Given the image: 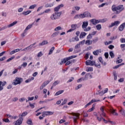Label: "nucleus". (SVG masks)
I'll list each match as a JSON object with an SVG mask.
<instances>
[{"mask_svg": "<svg viewBox=\"0 0 125 125\" xmlns=\"http://www.w3.org/2000/svg\"><path fill=\"white\" fill-rule=\"evenodd\" d=\"M111 8L112 11H116V14H119V13H121V12H122V11H123V10L125 9V8L124 7V5H118L117 7H116V5H113Z\"/></svg>", "mask_w": 125, "mask_h": 125, "instance_id": "nucleus-1", "label": "nucleus"}, {"mask_svg": "<svg viewBox=\"0 0 125 125\" xmlns=\"http://www.w3.org/2000/svg\"><path fill=\"white\" fill-rule=\"evenodd\" d=\"M69 115H72V116H73L72 118L73 119L74 123H78L77 121H78V120H80V115H81L80 113L72 112L70 113Z\"/></svg>", "mask_w": 125, "mask_h": 125, "instance_id": "nucleus-2", "label": "nucleus"}, {"mask_svg": "<svg viewBox=\"0 0 125 125\" xmlns=\"http://www.w3.org/2000/svg\"><path fill=\"white\" fill-rule=\"evenodd\" d=\"M79 17L82 19L85 18L91 17V14H90L89 12L85 11L83 14L79 15Z\"/></svg>", "mask_w": 125, "mask_h": 125, "instance_id": "nucleus-3", "label": "nucleus"}, {"mask_svg": "<svg viewBox=\"0 0 125 125\" xmlns=\"http://www.w3.org/2000/svg\"><path fill=\"white\" fill-rule=\"evenodd\" d=\"M13 82V84H14V85H17V84H20V83L23 82V79L20 77H16Z\"/></svg>", "mask_w": 125, "mask_h": 125, "instance_id": "nucleus-4", "label": "nucleus"}, {"mask_svg": "<svg viewBox=\"0 0 125 125\" xmlns=\"http://www.w3.org/2000/svg\"><path fill=\"white\" fill-rule=\"evenodd\" d=\"M16 24H17V21H15L7 26H4L2 27H0V31H3V30H5V29H7V28H10V27H13V26H14V25H16Z\"/></svg>", "mask_w": 125, "mask_h": 125, "instance_id": "nucleus-5", "label": "nucleus"}, {"mask_svg": "<svg viewBox=\"0 0 125 125\" xmlns=\"http://www.w3.org/2000/svg\"><path fill=\"white\" fill-rule=\"evenodd\" d=\"M85 64L86 66H94L95 64V62L88 60L85 62Z\"/></svg>", "mask_w": 125, "mask_h": 125, "instance_id": "nucleus-6", "label": "nucleus"}, {"mask_svg": "<svg viewBox=\"0 0 125 125\" xmlns=\"http://www.w3.org/2000/svg\"><path fill=\"white\" fill-rule=\"evenodd\" d=\"M121 23V21H114V22H112L111 24L108 26V28H112V27H114V26H119Z\"/></svg>", "mask_w": 125, "mask_h": 125, "instance_id": "nucleus-7", "label": "nucleus"}, {"mask_svg": "<svg viewBox=\"0 0 125 125\" xmlns=\"http://www.w3.org/2000/svg\"><path fill=\"white\" fill-rule=\"evenodd\" d=\"M90 22H92L93 25H96V24H98V23H101V20L92 19L90 20Z\"/></svg>", "mask_w": 125, "mask_h": 125, "instance_id": "nucleus-8", "label": "nucleus"}, {"mask_svg": "<svg viewBox=\"0 0 125 125\" xmlns=\"http://www.w3.org/2000/svg\"><path fill=\"white\" fill-rule=\"evenodd\" d=\"M23 120H24V118L22 117H20L19 119L16 121L15 125H22V122H23Z\"/></svg>", "mask_w": 125, "mask_h": 125, "instance_id": "nucleus-9", "label": "nucleus"}, {"mask_svg": "<svg viewBox=\"0 0 125 125\" xmlns=\"http://www.w3.org/2000/svg\"><path fill=\"white\" fill-rule=\"evenodd\" d=\"M5 85H6V82L3 81V82L0 81V91H1L3 89V87Z\"/></svg>", "mask_w": 125, "mask_h": 125, "instance_id": "nucleus-10", "label": "nucleus"}, {"mask_svg": "<svg viewBox=\"0 0 125 125\" xmlns=\"http://www.w3.org/2000/svg\"><path fill=\"white\" fill-rule=\"evenodd\" d=\"M125 22L119 26L118 28V30L119 31H120V32H122L124 31V29H125Z\"/></svg>", "mask_w": 125, "mask_h": 125, "instance_id": "nucleus-11", "label": "nucleus"}, {"mask_svg": "<svg viewBox=\"0 0 125 125\" xmlns=\"http://www.w3.org/2000/svg\"><path fill=\"white\" fill-rule=\"evenodd\" d=\"M99 62H100V63H101V64L103 65V66H106L107 65V63H106L105 62H104L103 60H102V57H100L99 58Z\"/></svg>", "mask_w": 125, "mask_h": 125, "instance_id": "nucleus-12", "label": "nucleus"}, {"mask_svg": "<svg viewBox=\"0 0 125 125\" xmlns=\"http://www.w3.org/2000/svg\"><path fill=\"white\" fill-rule=\"evenodd\" d=\"M88 26V21H83L82 24V28L86 29V27Z\"/></svg>", "mask_w": 125, "mask_h": 125, "instance_id": "nucleus-13", "label": "nucleus"}, {"mask_svg": "<svg viewBox=\"0 0 125 125\" xmlns=\"http://www.w3.org/2000/svg\"><path fill=\"white\" fill-rule=\"evenodd\" d=\"M47 43H48V42L47 41H43L41 43H39V46H42V45H45Z\"/></svg>", "mask_w": 125, "mask_h": 125, "instance_id": "nucleus-14", "label": "nucleus"}, {"mask_svg": "<svg viewBox=\"0 0 125 125\" xmlns=\"http://www.w3.org/2000/svg\"><path fill=\"white\" fill-rule=\"evenodd\" d=\"M47 43H48V42L47 41H43L41 43H39V46H42V45H45Z\"/></svg>", "mask_w": 125, "mask_h": 125, "instance_id": "nucleus-15", "label": "nucleus"}, {"mask_svg": "<svg viewBox=\"0 0 125 125\" xmlns=\"http://www.w3.org/2000/svg\"><path fill=\"white\" fill-rule=\"evenodd\" d=\"M47 43H48V42L47 41H43L41 43H39V46H42V45H45Z\"/></svg>", "mask_w": 125, "mask_h": 125, "instance_id": "nucleus-16", "label": "nucleus"}, {"mask_svg": "<svg viewBox=\"0 0 125 125\" xmlns=\"http://www.w3.org/2000/svg\"><path fill=\"white\" fill-rule=\"evenodd\" d=\"M109 111L110 112V113H112L114 116H118V113L116 112H115V110L113 108H110Z\"/></svg>", "mask_w": 125, "mask_h": 125, "instance_id": "nucleus-17", "label": "nucleus"}, {"mask_svg": "<svg viewBox=\"0 0 125 125\" xmlns=\"http://www.w3.org/2000/svg\"><path fill=\"white\" fill-rule=\"evenodd\" d=\"M57 14V13L56 12L51 16V19L52 20H56V19H57V17L56 16Z\"/></svg>", "mask_w": 125, "mask_h": 125, "instance_id": "nucleus-18", "label": "nucleus"}, {"mask_svg": "<svg viewBox=\"0 0 125 125\" xmlns=\"http://www.w3.org/2000/svg\"><path fill=\"white\" fill-rule=\"evenodd\" d=\"M27 115H28V112H27V111L24 112L21 114H20L19 116L20 118H22V117H26V116H27Z\"/></svg>", "mask_w": 125, "mask_h": 125, "instance_id": "nucleus-19", "label": "nucleus"}, {"mask_svg": "<svg viewBox=\"0 0 125 125\" xmlns=\"http://www.w3.org/2000/svg\"><path fill=\"white\" fill-rule=\"evenodd\" d=\"M64 92V90H59V91L57 92L55 94V96H58V95H60V94H62Z\"/></svg>", "mask_w": 125, "mask_h": 125, "instance_id": "nucleus-20", "label": "nucleus"}, {"mask_svg": "<svg viewBox=\"0 0 125 125\" xmlns=\"http://www.w3.org/2000/svg\"><path fill=\"white\" fill-rule=\"evenodd\" d=\"M108 92V88H105L104 91H102V92H100V95H103V94H105V93Z\"/></svg>", "mask_w": 125, "mask_h": 125, "instance_id": "nucleus-21", "label": "nucleus"}, {"mask_svg": "<svg viewBox=\"0 0 125 125\" xmlns=\"http://www.w3.org/2000/svg\"><path fill=\"white\" fill-rule=\"evenodd\" d=\"M58 35H59V31L55 32L51 35V38H53L55 37H57Z\"/></svg>", "mask_w": 125, "mask_h": 125, "instance_id": "nucleus-22", "label": "nucleus"}, {"mask_svg": "<svg viewBox=\"0 0 125 125\" xmlns=\"http://www.w3.org/2000/svg\"><path fill=\"white\" fill-rule=\"evenodd\" d=\"M34 80H35V78L31 77V78H29L28 79L26 80L25 81V83H30L31 81H34Z\"/></svg>", "mask_w": 125, "mask_h": 125, "instance_id": "nucleus-23", "label": "nucleus"}, {"mask_svg": "<svg viewBox=\"0 0 125 125\" xmlns=\"http://www.w3.org/2000/svg\"><path fill=\"white\" fill-rule=\"evenodd\" d=\"M26 124H27L28 125H33V122L32 121V120L29 118L28 120H27Z\"/></svg>", "mask_w": 125, "mask_h": 125, "instance_id": "nucleus-24", "label": "nucleus"}, {"mask_svg": "<svg viewBox=\"0 0 125 125\" xmlns=\"http://www.w3.org/2000/svg\"><path fill=\"white\" fill-rule=\"evenodd\" d=\"M44 113H45V116H49V115L53 114V112L51 111H44Z\"/></svg>", "mask_w": 125, "mask_h": 125, "instance_id": "nucleus-25", "label": "nucleus"}, {"mask_svg": "<svg viewBox=\"0 0 125 125\" xmlns=\"http://www.w3.org/2000/svg\"><path fill=\"white\" fill-rule=\"evenodd\" d=\"M31 11L29 10V11H23L22 13V14H23V15H28V14H30V13H31Z\"/></svg>", "mask_w": 125, "mask_h": 125, "instance_id": "nucleus-26", "label": "nucleus"}, {"mask_svg": "<svg viewBox=\"0 0 125 125\" xmlns=\"http://www.w3.org/2000/svg\"><path fill=\"white\" fill-rule=\"evenodd\" d=\"M52 101V99H51V100L48 99V100H45L44 101H41L39 102V104H42V103H47L49 101Z\"/></svg>", "mask_w": 125, "mask_h": 125, "instance_id": "nucleus-27", "label": "nucleus"}, {"mask_svg": "<svg viewBox=\"0 0 125 125\" xmlns=\"http://www.w3.org/2000/svg\"><path fill=\"white\" fill-rule=\"evenodd\" d=\"M71 59H73V57L72 56H70V57H68L67 58H65L64 59V63H66V62H67V61H69V60H71Z\"/></svg>", "mask_w": 125, "mask_h": 125, "instance_id": "nucleus-28", "label": "nucleus"}, {"mask_svg": "<svg viewBox=\"0 0 125 125\" xmlns=\"http://www.w3.org/2000/svg\"><path fill=\"white\" fill-rule=\"evenodd\" d=\"M86 36V33L85 32H82L80 34V38L82 39L83 37H85Z\"/></svg>", "mask_w": 125, "mask_h": 125, "instance_id": "nucleus-29", "label": "nucleus"}, {"mask_svg": "<svg viewBox=\"0 0 125 125\" xmlns=\"http://www.w3.org/2000/svg\"><path fill=\"white\" fill-rule=\"evenodd\" d=\"M54 4L53 3H52L51 4H48L47 3L46 4H45V7L47 8V7H52V6H53Z\"/></svg>", "mask_w": 125, "mask_h": 125, "instance_id": "nucleus-30", "label": "nucleus"}, {"mask_svg": "<svg viewBox=\"0 0 125 125\" xmlns=\"http://www.w3.org/2000/svg\"><path fill=\"white\" fill-rule=\"evenodd\" d=\"M109 55L111 57V58L113 59L114 57H115V54H114V52L113 51H111L109 52Z\"/></svg>", "mask_w": 125, "mask_h": 125, "instance_id": "nucleus-31", "label": "nucleus"}, {"mask_svg": "<svg viewBox=\"0 0 125 125\" xmlns=\"http://www.w3.org/2000/svg\"><path fill=\"white\" fill-rule=\"evenodd\" d=\"M77 26L78 25H77V24H71V29H73V31H75V30H76V29H77Z\"/></svg>", "mask_w": 125, "mask_h": 125, "instance_id": "nucleus-32", "label": "nucleus"}, {"mask_svg": "<svg viewBox=\"0 0 125 125\" xmlns=\"http://www.w3.org/2000/svg\"><path fill=\"white\" fill-rule=\"evenodd\" d=\"M96 27L97 28V30H98V31H99L101 30V29H102V26L101 25V24H97L96 26Z\"/></svg>", "mask_w": 125, "mask_h": 125, "instance_id": "nucleus-33", "label": "nucleus"}, {"mask_svg": "<svg viewBox=\"0 0 125 125\" xmlns=\"http://www.w3.org/2000/svg\"><path fill=\"white\" fill-rule=\"evenodd\" d=\"M55 49V47H52L49 50V55L52 54V52H53V50Z\"/></svg>", "mask_w": 125, "mask_h": 125, "instance_id": "nucleus-34", "label": "nucleus"}, {"mask_svg": "<svg viewBox=\"0 0 125 125\" xmlns=\"http://www.w3.org/2000/svg\"><path fill=\"white\" fill-rule=\"evenodd\" d=\"M75 41H76V42H79V41H80V39L78 36H76L74 39V38H72V42H75Z\"/></svg>", "mask_w": 125, "mask_h": 125, "instance_id": "nucleus-35", "label": "nucleus"}, {"mask_svg": "<svg viewBox=\"0 0 125 125\" xmlns=\"http://www.w3.org/2000/svg\"><path fill=\"white\" fill-rule=\"evenodd\" d=\"M89 77V73L86 74L85 75L84 78H83V81H85V79H88Z\"/></svg>", "mask_w": 125, "mask_h": 125, "instance_id": "nucleus-36", "label": "nucleus"}, {"mask_svg": "<svg viewBox=\"0 0 125 125\" xmlns=\"http://www.w3.org/2000/svg\"><path fill=\"white\" fill-rule=\"evenodd\" d=\"M82 115H83L84 118H87L88 117V114L86 113V112L83 111Z\"/></svg>", "mask_w": 125, "mask_h": 125, "instance_id": "nucleus-37", "label": "nucleus"}, {"mask_svg": "<svg viewBox=\"0 0 125 125\" xmlns=\"http://www.w3.org/2000/svg\"><path fill=\"white\" fill-rule=\"evenodd\" d=\"M88 69L86 70L87 72H92L93 71V68L92 67H87Z\"/></svg>", "mask_w": 125, "mask_h": 125, "instance_id": "nucleus-38", "label": "nucleus"}, {"mask_svg": "<svg viewBox=\"0 0 125 125\" xmlns=\"http://www.w3.org/2000/svg\"><path fill=\"white\" fill-rule=\"evenodd\" d=\"M14 58H15V56H13L7 60L6 62H10V61H11V60H13Z\"/></svg>", "mask_w": 125, "mask_h": 125, "instance_id": "nucleus-39", "label": "nucleus"}, {"mask_svg": "<svg viewBox=\"0 0 125 125\" xmlns=\"http://www.w3.org/2000/svg\"><path fill=\"white\" fill-rule=\"evenodd\" d=\"M50 83V81H46L42 84H44L45 86H46V85H47V84H48Z\"/></svg>", "mask_w": 125, "mask_h": 125, "instance_id": "nucleus-40", "label": "nucleus"}, {"mask_svg": "<svg viewBox=\"0 0 125 125\" xmlns=\"http://www.w3.org/2000/svg\"><path fill=\"white\" fill-rule=\"evenodd\" d=\"M85 44H88V45H90L92 43V42L90 43V40H86L85 42Z\"/></svg>", "mask_w": 125, "mask_h": 125, "instance_id": "nucleus-41", "label": "nucleus"}, {"mask_svg": "<svg viewBox=\"0 0 125 125\" xmlns=\"http://www.w3.org/2000/svg\"><path fill=\"white\" fill-rule=\"evenodd\" d=\"M120 112L121 113L123 116H125V109L122 108L121 110H120Z\"/></svg>", "mask_w": 125, "mask_h": 125, "instance_id": "nucleus-42", "label": "nucleus"}, {"mask_svg": "<svg viewBox=\"0 0 125 125\" xmlns=\"http://www.w3.org/2000/svg\"><path fill=\"white\" fill-rule=\"evenodd\" d=\"M33 26V24H29L25 28V30H29L32 28V26Z\"/></svg>", "mask_w": 125, "mask_h": 125, "instance_id": "nucleus-43", "label": "nucleus"}, {"mask_svg": "<svg viewBox=\"0 0 125 125\" xmlns=\"http://www.w3.org/2000/svg\"><path fill=\"white\" fill-rule=\"evenodd\" d=\"M104 57L106 59H108L109 58V53L108 52L104 53Z\"/></svg>", "mask_w": 125, "mask_h": 125, "instance_id": "nucleus-44", "label": "nucleus"}, {"mask_svg": "<svg viewBox=\"0 0 125 125\" xmlns=\"http://www.w3.org/2000/svg\"><path fill=\"white\" fill-rule=\"evenodd\" d=\"M12 102H16V101H18V98L15 97L12 99Z\"/></svg>", "mask_w": 125, "mask_h": 125, "instance_id": "nucleus-45", "label": "nucleus"}, {"mask_svg": "<svg viewBox=\"0 0 125 125\" xmlns=\"http://www.w3.org/2000/svg\"><path fill=\"white\" fill-rule=\"evenodd\" d=\"M36 6H37V5L36 4H33V5H31L30 7H29V9H34V8H35V7H36Z\"/></svg>", "mask_w": 125, "mask_h": 125, "instance_id": "nucleus-46", "label": "nucleus"}, {"mask_svg": "<svg viewBox=\"0 0 125 125\" xmlns=\"http://www.w3.org/2000/svg\"><path fill=\"white\" fill-rule=\"evenodd\" d=\"M59 83V82L58 81H55L53 83V86H56L57 84Z\"/></svg>", "mask_w": 125, "mask_h": 125, "instance_id": "nucleus-47", "label": "nucleus"}, {"mask_svg": "<svg viewBox=\"0 0 125 125\" xmlns=\"http://www.w3.org/2000/svg\"><path fill=\"white\" fill-rule=\"evenodd\" d=\"M3 122H4L5 123H10V121H9V119L8 118L3 119Z\"/></svg>", "mask_w": 125, "mask_h": 125, "instance_id": "nucleus-48", "label": "nucleus"}, {"mask_svg": "<svg viewBox=\"0 0 125 125\" xmlns=\"http://www.w3.org/2000/svg\"><path fill=\"white\" fill-rule=\"evenodd\" d=\"M60 9L58 7V6L54 8V11L57 13L58 11H59Z\"/></svg>", "mask_w": 125, "mask_h": 125, "instance_id": "nucleus-49", "label": "nucleus"}, {"mask_svg": "<svg viewBox=\"0 0 125 125\" xmlns=\"http://www.w3.org/2000/svg\"><path fill=\"white\" fill-rule=\"evenodd\" d=\"M106 4H107V3H103L101 5H99L98 6V7H99L100 8V7H103L104 5H106Z\"/></svg>", "mask_w": 125, "mask_h": 125, "instance_id": "nucleus-50", "label": "nucleus"}, {"mask_svg": "<svg viewBox=\"0 0 125 125\" xmlns=\"http://www.w3.org/2000/svg\"><path fill=\"white\" fill-rule=\"evenodd\" d=\"M107 21L108 20L107 19H102L101 20V23H105V22Z\"/></svg>", "mask_w": 125, "mask_h": 125, "instance_id": "nucleus-51", "label": "nucleus"}, {"mask_svg": "<svg viewBox=\"0 0 125 125\" xmlns=\"http://www.w3.org/2000/svg\"><path fill=\"white\" fill-rule=\"evenodd\" d=\"M82 87V84H79L77 86L75 87V90H78V89H80Z\"/></svg>", "mask_w": 125, "mask_h": 125, "instance_id": "nucleus-52", "label": "nucleus"}, {"mask_svg": "<svg viewBox=\"0 0 125 125\" xmlns=\"http://www.w3.org/2000/svg\"><path fill=\"white\" fill-rule=\"evenodd\" d=\"M29 106L31 107V108H32V109H34V108H35V105H34V104H36L35 103H34V104H32L30 103H29Z\"/></svg>", "mask_w": 125, "mask_h": 125, "instance_id": "nucleus-53", "label": "nucleus"}, {"mask_svg": "<svg viewBox=\"0 0 125 125\" xmlns=\"http://www.w3.org/2000/svg\"><path fill=\"white\" fill-rule=\"evenodd\" d=\"M67 103V100L66 99H64L63 101V102H62L61 104V105L62 106H63V105H64V104H66Z\"/></svg>", "mask_w": 125, "mask_h": 125, "instance_id": "nucleus-54", "label": "nucleus"}, {"mask_svg": "<svg viewBox=\"0 0 125 125\" xmlns=\"http://www.w3.org/2000/svg\"><path fill=\"white\" fill-rule=\"evenodd\" d=\"M62 28L61 26H58L56 28H55L54 31H59L61 30Z\"/></svg>", "mask_w": 125, "mask_h": 125, "instance_id": "nucleus-55", "label": "nucleus"}, {"mask_svg": "<svg viewBox=\"0 0 125 125\" xmlns=\"http://www.w3.org/2000/svg\"><path fill=\"white\" fill-rule=\"evenodd\" d=\"M61 14H62V12H57L56 15L57 17H60V16H61Z\"/></svg>", "mask_w": 125, "mask_h": 125, "instance_id": "nucleus-56", "label": "nucleus"}, {"mask_svg": "<svg viewBox=\"0 0 125 125\" xmlns=\"http://www.w3.org/2000/svg\"><path fill=\"white\" fill-rule=\"evenodd\" d=\"M20 102H23V101H25L26 100V99L25 98H21V99H19Z\"/></svg>", "mask_w": 125, "mask_h": 125, "instance_id": "nucleus-57", "label": "nucleus"}, {"mask_svg": "<svg viewBox=\"0 0 125 125\" xmlns=\"http://www.w3.org/2000/svg\"><path fill=\"white\" fill-rule=\"evenodd\" d=\"M99 52V50H97L96 51H94L93 52V54H94V55H98V53Z\"/></svg>", "mask_w": 125, "mask_h": 125, "instance_id": "nucleus-58", "label": "nucleus"}, {"mask_svg": "<svg viewBox=\"0 0 125 125\" xmlns=\"http://www.w3.org/2000/svg\"><path fill=\"white\" fill-rule=\"evenodd\" d=\"M115 48V46L113 45H110L108 47V48H109V49H113V48Z\"/></svg>", "mask_w": 125, "mask_h": 125, "instance_id": "nucleus-59", "label": "nucleus"}, {"mask_svg": "<svg viewBox=\"0 0 125 125\" xmlns=\"http://www.w3.org/2000/svg\"><path fill=\"white\" fill-rule=\"evenodd\" d=\"M92 38V36L91 34H89L86 37L87 40H89V39H91Z\"/></svg>", "mask_w": 125, "mask_h": 125, "instance_id": "nucleus-60", "label": "nucleus"}, {"mask_svg": "<svg viewBox=\"0 0 125 125\" xmlns=\"http://www.w3.org/2000/svg\"><path fill=\"white\" fill-rule=\"evenodd\" d=\"M21 66L23 67V68H26L27 66V62H23Z\"/></svg>", "mask_w": 125, "mask_h": 125, "instance_id": "nucleus-61", "label": "nucleus"}, {"mask_svg": "<svg viewBox=\"0 0 125 125\" xmlns=\"http://www.w3.org/2000/svg\"><path fill=\"white\" fill-rule=\"evenodd\" d=\"M73 81H74V77H71V79H70L67 82V83H71V82H73Z\"/></svg>", "mask_w": 125, "mask_h": 125, "instance_id": "nucleus-62", "label": "nucleus"}, {"mask_svg": "<svg viewBox=\"0 0 125 125\" xmlns=\"http://www.w3.org/2000/svg\"><path fill=\"white\" fill-rule=\"evenodd\" d=\"M122 62H123V59L118 60L116 61V63H118V64H120V63H122Z\"/></svg>", "mask_w": 125, "mask_h": 125, "instance_id": "nucleus-63", "label": "nucleus"}, {"mask_svg": "<svg viewBox=\"0 0 125 125\" xmlns=\"http://www.w3.org/2000/svg\"><path fill=\"white\" fill-rule=\"evenodd\" d=\"M37 56L38 57H41V56H42V52H39Z\"/></svg>", "mask_w": 125, "mask_h": 125, "instance_id": "nucleus-64", "label": "nucleus"}]
</instances>
